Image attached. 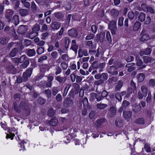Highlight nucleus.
Here are the masks:
<instances>
[{"instance_id": "obj_1", "label": "nucleus", "mask_w": 155, "mask_h": 155, "mask_svg": "<svg viewBox=\"0 0 155 155\" xmlns=\"http://www.w3.org/2000/svg\"><path fill=\"white\" fill-rule=\"evenodd\" d=\"M14 110L17 113L24 112L26 115H28L30 113V109L28 103L25 101L21 102L19 105L16 102H14L13 104Z\"/></svg>"}, {"instance_id": "obj_2", "label": "nucleus", "mask_w": 155, "mask_h": 155, "mask_svg": "<svg viewBox=\"0 0 155 155\" xmlns=\"http://www.w3.org/2000/svg\"><path fill=\"white\" fill-rule=\"evenodd\" d=\"M36 67V64L34 63H32L31 66V67L28 68V69L23 74V79L21 76H18L17 78L16 81L17 83H20L23 81H26L28 80V78L31 76L33 69V67Z\"/></svg>"}, {"instance_id": "obj_3", "label": "nucleus", "mask_w": 155, "mask_h": 155, "mask_svg": "<svg viewBox=\"0 0 155 155\" xmlns=\"http://www.w3.org/2000/svg\"><path fill=\"white\" fill-rule=\"evenodd\" d=\"M116 23V21L114 20L110 21L108 25V28L110 30L111 34L113 35L116 34L117 30Z\"/></svg>"}, {"instance_id": "obj_4", "label": "nucleus", "mask_w": 155, "mask_h": 155, "mask_svg": "<svg viewBox=\"0 0 155 155\" xmlns=\"http://www.w3.org/2000/svg\"><path fill=\"white\" fill-rule=\"evenodd\" d=\"M14 13V11L12 9H8L6 10L5 16L8 22H10L11 21Z\"/></svg>"}, {"instance_id": "obj_5", "label": "nucleus", "mask_w": 155, "mask_h": 155, "mask_svg": "<svg viewBox=\"0 0 155 155\" xmlns=\"http://www.w3.org/2000/svg\"><path fill=\"white\" fill-rule=\"evenodd\" d=\"M140 40L141 41H145L150 39V37L145 29H143L140 33Z\"/></svg>"}, {"instance_id": "obj_6", "label": "nucleus", "mask_w": 155, "mask_h": 155, "mask_svg": "<svg viewBox=\"0 0 155 155\" xmlns=\"http://www.w3.org/2000/svg\"><path fill=\"white\" fill-rule=\"evenodd\" d=\"M73 100L70 97L65 99L63 102V105L66 107L71 106L73 104Z\"/></svg>"}, {"instance_id": "obj_7", "label": "nucleus", "mask_w": 155, "mask_h": 155, "mask_svg": "<svg viewBox=\"0 0 155 155\" xmlns=\"http://www.w3.org/2000/svg\"><path fill=\"white\" fill-rule=\"evenodd\" d=\"M107 71L108 73L111 74L112 75H117L118 73L117 68L114 66L108 67Z\"/></svg>"}, {"instance_id": "obj_8", "label": "nucleus", "mask_w": 155, "mask_h": 155, "mask_svg": "<svg viewBox=\"0 0 155 155\" xmlns=\"http://www.w3.org/2000/svg\"><path fill=\"white\" fill-rule=\"evenodd\" d=\"M28 30V26L26 25H20L17 31V32L20 34L23 35Z\"/></svg>"}, {"instance_id": "obj_9", "label": "nucleus", "mask_w": 155, "mask_h": 155, "mask_svg": "<svg viewBox=\"0 0 155 155\" xmlns=\"http://www.w3.org/2000/svg\"><path fill=\"white\" fill-rule=\"evenodd\" d=\"M116 110L115 108L112 106L110 107L107 113V115L110 117H113L116 115Z\"/></svg>"}, {"instance_id": "obj_10", "label": "nucleus", "mask_w": 155, "mask_h": 155, "mask_svg": "<svg viewBox=\"0 0 155 155\" xmlns=\"http://www.w3.org/2000/svg\"><path fill=\"white\" fill-rule=\"evenodd\" d=\"M6 71L12 74H15L16 72V70L14 66L11 63H9L6 68Z\"/></svg>"}, {"instance_id": "obj_11", "label": "nucleus", "mask_w": 155, "mask_h": 155, "mask_svg": "<svg viewBox=\"0 0 155 155\" xmlns=\"http://www.w3.org/2000/svg\"><path fill=\"white\" fill-rule=\"evenodd\" d=\"M61 26V23L57 22H52L50 25V27L52 30H58Z\"/></svg>"}, {"instance_id": "obj_12", "label": "nucleus", "mask_w": 155, "mask_h": 155, "mask_svg": "<svg viewBox=\"0 0 155 155\" xmlns=\"http://www.w3.org/2000/svg\"><path fill=\"white\" fill-rule=\"evenodd\" d=\"M133 110L136 113H138L141 109V106L140 104L135 103L132 105Z\"/></svg>"}, {"instance_id": "obj_13", "label": "nucleus", "mask_w": 155, "mask_h": 155, "mask_svg": "<svg viewBox=\"0 0 155 155\" xmlns=\"http://www.w3.org/2000/svg\"><path fill=\"white\" fill-rule=\"evenodd\" d=\"M132 113L130 111H124L123 115L125 120L127 121H129L131 119Z\"/></svg>"}, {"instance_id": "obj_14", "label": "nucleus", "mask_w": 155, "mask_h": 155, "mask_svg": "<svg viewBox=\"0 0 155 155\" xmlns=\"http://www.w3.org/2000/svg\"><path fill=\"white\" fill-rule=\"evenodd\" d=\"M69 35L71 37H76L78 34L77 30L74 28H72L68 31Z\"/></svg>"}, {"instance_id": "obj_15", "label": "nucleus", "mask_w": 155, "mask_h": 155, "mask_svg": "<svg viewBox=\"0 0 155 155\" xmlns=\"http://www.w3.org/2000/svg\"><path fill=\"white\" fill-rule=\"evenodd\" d=\"M151 51L152 50L150 48H147L144 50L140 51V52L139 54L141 56L144 55H148L150 54Z\"/></svg>"}, {"instance_id": "obj_16", "label": "nucleus", "mask_w": 155, "mask_h": 155, "mask_svg": "<svg viewBox=\"0 0 155 155\" xmlns=\"http://www.w3.org/2000/svg\"><path fill=\"white\" fill-rule=\"evenodd\" d=\"M123 122L124 121L121 118L119 117L116 119L115 121V124L117 127H120L123 125Z\"/></svg>"}, {"instance_id": "obj_17", "label": "nucleus", "mask_w": 155, "mask_h": 155, "mask_svg": "<svg viewBox=\"0 0 155 155\" xmlns=\"http://www.w3.org/2000/svg\"><path fill=\"white\" fill-rule=\"evenodd\" d=\"M48 123L54 127L57 125L58 124V121L55 117H53L50 120L48 121Z\"/></svg>"}, {"instance_id": "obj_18", "label": "nucleus", "mask_w": 155, "mask_h": 155, "mask_svg": "<svg viewBox=\"0 0 155 155\" xmlns=\"http://www.w3.org/2000/svg\"><path fill=\"white\" fill-rule=\"evenodd\" d=\"M110 13L111 16L116 18L119 15V12L117 10L114 8L112 9L110 11Z\"/></svg>"}, {"instance_id": "obj_19", "label": "nucleus", "mask_w": 155, "mask_h": 155, "mask_svg": "<svg viewBox=\"0 0 155 155\" xmlns=\"http://www.w3.org/2000/svg\"><path fill=\"white\" fill-rule=\"evenodd\" d=\"M18 48H13L9 53V56L11 57H15L18 53Z\"/></svg>"}, {"instance_id": "obj_20", "label": "nucleus", "mask_w": 155, "mask_h": 155, "mask_svg": "<svg viewBox=\"0 0 155 155\" xmlns=\"http://www.w3.org/2000/svg\"><path fill=\"white\" fill-rule=\"evenodd\" d=\"M19 12L20 15L23 17L29 14L28 11L25 9H21L19 10Z\"/></svg>"}, {"instance_id": "obj_21", "label": "nucleus", "mask_w": 155, "mask_h": 155, "mask_svg": "<svg viewBox=\"0 0 155 155\" xmlns=\"http://www.w3.org/2000/svg\"><path fill=\"white\" fill-rule=\"evenodd\" d=\"M55 79L59 83L63 84L67 78L65 77H62L59 75L56 77Z\"/></svg>"}, {"instance_id": "obj_22", "label": "nucleus", "mask_w": 155, "mask_h": 155, "mask_svg": "<svg viewBox=\"0 0 155 155\" xmlns=\"http://www.w3.org/2000/svg\"><path fill=\"white\" fill-rule=\"evenodd\" d=\"M49 68L47 64H42L40 67V71L41 73L45 74L46 71H48Z\"/></svg>"}, {"instance_id": "obj_23", "label": "nucleus", "mask_w": 155, "mask_h": 155, "mask_svg": "<svg viewBox=\"0 0 155 155\" xmlns=\"http://www.w3.org/2000/svg\"><path fill=\"white\" fill-rule=\"evenodd\" d=\"M27 54L29 57H32L36 54V52L34 49H28L26 51Z\"/></svg>"}, {"instance_id": "obj_24", "label": "nucleus", "mask_w": 155, "mask_h": 155, "mask_svg": "<svg viewBox=\"0 0 155 155\" xmlns=\"http://www.w3.org/2000/svg\"><path fill=\"white\" fill-rule=\"evenodd\" d=\"M54 16L58 19L60 20H62L64 17V15L63 13L61 12H57L55 13L54 14Z\"/></svg>"}, {"instance_id": "obj_25", "label": "nucleus", "mask_w": 155, "mask_h": 155, "mask_svg": "<svg viewBox=\"0 0 155 155\" xmlns=\"http://www.w3.org/2000/svg\"><path fill=\"white\" fill-rule=\"evenodd\" d=\"M30 63V61L28 60H26L20 65L21 69H23L26 68Z\"/></svg>"}, {"instance_id": "obj_26", "label": "nucleus", "mask_w": 155, "mask_h": 155, "mask_svg": "<svg viewBox=\"0 0 155 155\" xmlns=\"http://www.w3.org/2000/svg\"><path fill=\"white\" fill-rule=\"evenodd\" d=\"M143 61L144 63H147L149 62H153L154 61V59L148 56H144L143 57Z\"/></svg>"}, {"instance_id": "obj_27", "label": "nucleus", "mask_w": 155, "mask_h": 155, "mask_svg": "<svg viewBox=\"0 0 155 155\" xmlns=\"http://www.w3.org/2000/svg\"><path fill=\"white\" fill-rule=\"evenodd\" d=\"M105 33L104 32H101L99 34L97 35V38H99L100 41L102 42L105 38Z\"/></svg>"}, {"instance_id": "obj_28", "label": "nucleus", "mask_w": 155, "mask_h": 155, "mask_svg": "<svg viewBox=\"0 0 155 155\" xmlns=\"http://www.w3.org/2000/svg\"><path fill=\"white\" fill-rule=\"evenodd\" d=\"M8 40V38L6 36H3L0 38V43L3 45L6 44Z\"/></svg>"}, {"instance_id": "obj_29", "label": "nucleus", "mask_w": 155, "mask_h": 155, "mask_svg": "<svg viewBox=\"0 0 155 155\" xmlns=\"http://www.w3.org/2000/svg\"><path fill=\"white\" fill-rule=\"evenodd\" d=\"M141 89L143 95L146 96L148 92V88L147 87L144 85H143L141 86Z\"/></svg>"}, {"instance_id": "obj_30", "label": "nucleus", "mask_w": 155, "mask_h": 155, "mask_svg": "<svg viewBox=\"0 0 155 155\" xmlns=\"http://www.w3.org/2000/svg\"><path fill=\"white\" fill-rule=\"evenodd\" d=\"M141 26V23L138 21H136L134 24L133 29L135 31H138L140 28Z\"/></svg>"}, {"instance_id": "obj_31", "label": "nucleus", "mask_w": 155, "mask_h": 155, "mask_svg": "<svg viewBox=\"0 0 155 155\" xmlns=\"http://www.w3.org/2000/svg\"><path fill=\"white\" fill-rule=\"evenodd\" d=\"M117 84L115 87V91H119L123 85V82L121 81H118Z\"/></svg>"}, {"instance_id": "obj_32", "label": "nucleus", "mask_w": 155, "mask_h": 155, "mask_svg": "<svg viewBox=\"0 0 155 155\" xmlns=\"http://www.w3.org/2000/svg\"><path fill=\"white\" fill-rule=\"evenodd\" d=\"M136 60L137 61L136 64L137 66H140L142 65L143 62L138 56H136Z\"/></svg>"}, {"instance_id": "obj_33", "label": "nucleus", "mask_w": 155, "mask_h": 155, "mask_svg": "<svg viewBox=\"0 0 155 155\" xmlns=\"http://www.w3.org/2000/svg\"><path fill=\"white\" fill-rule=\"evenodd\" d=\"M146 14L143 12H141L138 16V19L141 22H143L145 18Z\"/></svg>"}, {"instance_id": "obj_34", "label": "nucleus", "mask_w": 155, "mask_h": 155, "mask_svg": "<svg viewBox=\"0 0 155 155\" xmlns=\"http://www.w3.org/2000/svg\"><path fill=\"white\" fill-rule=\"evenodd\" d=\"M145 75L142 73H140L137 76V79L138 81L142 82L145 78Z\"/></svg>"}, {"instance_id": "obj_35", "label": "nucleus", "mask_w": 155, "mask_h": 155, "mask_svg": "<svg viewBox=\"0 0 155 155\" xmlns=\"http://www.w3.org/2000/svg\"><path fill=\"white\" fill-rule=\"evenodd\" d=\"M107 105L104 104H96L97 108L99 109H103L107 107Z\"/></svg>"}, {"instance_id": "obj_36", "label": "nucleus", "mask_w": 155, "mask_h": 155, "mask_svg": "<svg viewBox=\"0 0 155 155\" xmlns=\"http://www.w3.org/2000/svg\"><path fill=\"white\" fill-rule=\"evenodd\" d=\"M70 43V39L68 37H66L64 38V44L65 48L67 49L68 48Z\"/></svg>"}, {"instance_id": "obj_37", "label": "nucleus", "mask_w": 155, "mask_h": 155, "mask_svg": "<svg viewBox=\"0 0 155 155\" xmlns=\"http://www.w3.org/2000/svg\"><path fill=\"white\" fill-rule=\"evenodd\" d=\"M44 93L46 95L48 99L51 98V91L50 90L48 89L45 90Z\"/></svg>"}, {"instance_id": "obj_38", "label": "nucleus", "mask_w": 155, "mask_h": 155, "mask_svg": "<svg viewBox=\"0 0 155 155\" xmlns=\"http://www.w3.org/2000/svg\"><path fill=\"white\" fill-rule=\"evenodd\" d=\"M130 86L131 87V89L130 91L131 92H134V91L136 89V86L135 83L132 80L130 82Z\"/></svg>"}, {"instance_id": "obj_39", "label": "nucleus", "mask_w": 155, "mask_h": 155, "mask_svg": "<svg viewBox=\"0 0 155 155\" xmlns=\"http://www.w3.org/2000/svg\"><path fill=\"white\" fill-rule=\"evenodd\" d=\"M55 74L56 75L60 74L62 71V69L60 67L57 65H56L55 68Z\"/></svg>"}, {"instance_id": "obj_40", "label": "nucleus", "mask_w": 155, "mask_h": 155, "mask_svg": "<svg viewBox=\"0 0 155 155\" xmlns=\"http://www.w3.org/2000/svg\"><path fill=\"white\" fill-rule=\"evenodd\" d=\"M135 123L139 124H144V121L143 118H140L137 119L135 121Z\"/></svg>"}, {"instance_id": "obj_41", "label": "nucleus", "mask_w": 155, "mask_h": 155, "mask_svg": "<svg viewBox=\"0 0 155 155\" xmlns=\"http://www.w3.org/2000/svg\"><path fill=\"white\" fill-rule=\"evenodd\" d=\"M55 113V111L52 108L50 109L48 112V115L50 117H52L54 115Z\"/></svg>"}, {"instance_id": "obj_42", "label": "nucleus", "mask_w": 155, "mask_h": 155, "mask_svg": "<svg viewBox=\"0 0 155 155\" xmlns=\"http://www.w3.org/2000/svg\"><path fill=\"white\" fill-rule=\"evenodd\" d=\"M13 19L14 22V24L17 25L19 22L18 16L17 15H15L13 16Z\"/></svg>"}, {"instance_id": "obj_43", "label": "nucleus", "mask_w": 155, "mask_h": 155, "mask_svg": "<svg viewBox=\"0 0 155 155\" xmlns=\"http://www.w3.org/2000/svg\"><path fill=\"white\" fill-rule=\"evenodd\" d=\"M155 85V79H151L149 80L147 85L149 86H151L153 87Z\"/></svg>"}, {"instance_id": "obj_44", "label": "nucleus", "mask_w": 155, "mask_h": 155, "mask_svg": "<svg viewBox=\"0 0 155 155\" xmlns=\"http://www.w3.org/2000/svg\"><path fill=\"white\" fill-rule=\"evenodd\" d=\"M27 59L28 58L25 55H22L19 58V63H22L25 60H28Z\"/></svg>"}, {"instance_id": "obj_45", "label": "nucleus", "mask_w": 155, "mask_h": 155, "mask_svg": "<svg viewBox=\"0 0 155 155\" xmlns=\"http://www.w3.org/2000/svg\"><path fill=\"white\" fill-rule=\"evenodd\" d=\"M144 20V24L145 25H148L150 22L151 19L150 16H147L146 18L145 17Z\"/></svg>"}, {"instance_id": "obj_46", "label": "nucleus", "mask_w": 155, "mask_h": 155, "mask_svg": "<svg viewBox=\"0 0 155 155\" xmlns=\"http://www.w3.org/2000/svg\"><path fill=\"white\" fill-rule=\"evenodd\" d=\"M86 45L89 48L92 49L93 48V44L91 41H87L86 44Z\"/></svg>"}, {"instance_id": "obj_47", "label": "nucleus", "mask_w": 155, "mask_h": 155, "mask_svg": "<svg viewBox=\"0 0 155 155\" xmlns=\"http://www.w3.org/2000/svg\"><path fill=\"white\" fill-rule=\"evenodd\" d=\"M52 94L53 96H55L58 92V88L57 87H53L52 90Z\"/></svg>"}, {"instance_id": "obj_48", "label": "nucleus", "mask_w": 155, "mask_h": 155, "mask_svg": "<svg viewBox=\"0 0 155 155\" xmlns=\"http://www.w3.org/2000/svg\"><path fill=\"white\" fill-rule=\"evenodd\" d=\"M92 67L94 69L98 68L99 67V63L97 61H94L92 63Z\"/></svg>"}, {"instance_id": "obj_49", "label": "nucleus", "mask_w": 155, "mask_h": 155, "mask_svg": "<svg viewBox=\"0 0 155 155\" xmlns=\"http://www.w3.org/2000/svg\"><path fill=\"white\" fill-rule=\"evenodd\" d=\"M124 19V18L123 17L120 18H119L118 22V25L119 26L121 27L123 25Z\"/></svg>"}, {"instance_id": "obj_50", "label": "nucleus", "mask_w": 155, "mask_h": 155, "mask_svg": "<svg viewBox=\"0 0 155 155\" xmlns=\"http://www.w3.org/2000/svg\"><path fill=\"white\" fill-rule=\"evenodd\" d=\"M78 47L77 45H71L70 49H72L74 51L76 54H77Z\"/></svg>"}, {"instance_id": "obj_51", "label": "nucleus", "mask_w": 155, "mask_h": 155, "mask_svg": "<svg viewBox=\"0 0 155 155\" xmlns=\"http://www.w3.org/2000/svg\"><path fill=\"white\" fill-rule=\"evenodd\" d=\"M38 33L37 32L33 31L31 32L29 34V37L30 38L33 39L37 35Z\"/></svg>"}, {"instance_id": "obj_52", "label": "nucleus", "mask_w": 155, "mask_h": 155, "mask_svg": "<svg viewBox=\"0 0 155 155\" xmlns=\"http://www.w3.org/2000/svg\"><path fill=\"white\" fill-rule=\"evenodd\" d=\"M44 51V49L42 47H40L38 48L37 50V53L39 54H40L43 53Z\"/></svg>"}, {"instance_id": "obj_53", "label": "nucleus", "mask_w": 155, "mask_h": 155, "mask_svg": "<svg viewBox=\"0 0 155 155\" xmlns=\"http://www.w3.org/2000/svg\"><path fill=\"white\" fill-rule=\"evenodd\" d=\"M94 35L92 33L88 34L86 37L85 39L87 40H90L94 38Z\"/></svg>"}, {"instance_id": "obj_54", "label": "nucleus", "mask_w": 155, "mask_h": 155, "mask_svg": "<svg viewBox=\"0 0 155 155\" xmlns=\"http://www.w3.org/2000/svg\"><path fill=\"white\" fill-rule=\"evenodd\" d=\"M128 16L131 20H133L134 17V14L133 12H129L128 14Z\"/></svg>"}, {"instance_id": "obj_55", "label": "nucleus", "mask_w": 155, "mask_h": 155, "mask_svg": "<svg viewBox=\"0 0 155 155\" xmlns=\"http://www.w3.org/2000/svg\"><path fill=\"white\" fill-rule=\"evenodd\" d=\"M46 101L45 99L41 97H39L38 98V102L41 104H44L46 102Z\"/></svg>"}, {"instance_id": "obj_56", "label": "nucleus", "mask_w": 155, "mask_h": 155, "mask_svg": "<svg viewBox=\"0 0 155 155\" xmlns=\"http://www.w3.org/2000/svg\"><path fill=\"white\" fill-rule=\"evenodd\" d=\"M40 29V26L38 24H35L34 26V28H32V30L33 31L37 32Z\"/></svg>"}, {"instance_id": "obj_57", "label": "nucleus", "mask_w": 155, "mask_h": 155, "mask_svg": "<svg viewBox=\"0 0 155 155\" xmlns=\"http://www.w3.org/2000/svg\"><path fill=\"white\" fill-rule=\"evenodd\" d=\"M104 82V80L100 79L94 82V84L97 86H98L103 84Z\"/></svg>"}, {"instance_id": "obj_58", "label": "nucleus", "mask_w": 155, "mask_h": 155, "mask_svg": "<svg viewBox=\"0 0 155 155\" xmlns=\"http://www.w3.org/2000/svg\"><path fill=\"white\" fill-rule=\"evenodd\" d=\"M147 11L148 12H150L151 14H153L155 13V11L153 8L150 6L146 7Z\"/></svg>"}, {"instance_id": "obj_59", "label": "nucleus", "mask_w": 155, "mask_h": 155, "mask_svg": "<svg viewBox=\"0 0 155 155\" xmlns=\"http://www.w3.org/2000/svg\"><path fill=\"white\" fill-rule=\"evenodd\" d=\"M128 18H126L124 21V25L125 26V29L127 32H129L130 31L128 30Z\"/></svg>"}, {"instance_id": "obj_60", "label": "nucleus", "mask_w": 155, "mask_h": 155, "mask_svg": "<svg viewBox=\"0 0 155 155\" xmlns=\"http://www.w3.org/2000/svg\"><path fill=\"white\" fill-rule=\"evenodd\" d=\"M46 81H42L38 84V86L41 87H46Z\"/></svg>"}, {"instance_id": "obj_61", "label": "nucleus", "mask_w": 155, "mask_h": 155, "mask_svg": "<svg viewBox=\"0 0 155 155\" xmlns=\"http://www.w3.org/2000/svg\"><path fill=\"white\" fill-rule=\"evenodd\" d=\"M152 96L150 92H148V97L147 98L146 101L147 103H150L151 101Z\"/></svg>"}, {"instance_id": "obj_62", "label": "nucleus", "mask_w": 155, "mask_h": 155, "mask_svg": "<svg viewBox=\"0 0 155 155\" xmlns=\"http://www.w3.org/2000/svg\"><path fill=\"white\" fill-rule=\"evenodd\" d=\"M47 58V57L46 55H44L40 57L38 60V62H42L45 60H46Z\"/></svg>"}, {"instance_id": "obj_63", "label": "nucleus", "mask_w": 155, "mask_h": 155, "mask_svg": "<svg viewBox=\"0 0 155 155\" xmlns=\"http://www.w3.org/2000/svg\"><path fill=\"white\" fill-rule=\"evenodd\" d=\"M106 119L104 118H101L97 120V123L99 124H101L106 122Z\"/></svg>"}, {"instance_id": "obj_64", "label": "nucleus", "mask_w": 155, "mask_h": 155, "mask_svg": "<svg viewBox=\"0 0 155 155\" xmlns=\"http://www.w3.org/2000/svg\"><path fill=\"white\" fill-rule=\"evenodd\" d=\"M61 66L64 70L66 69L68 67V64L64 62H62L61 64Z\"/></svg>"}]
</instances>
